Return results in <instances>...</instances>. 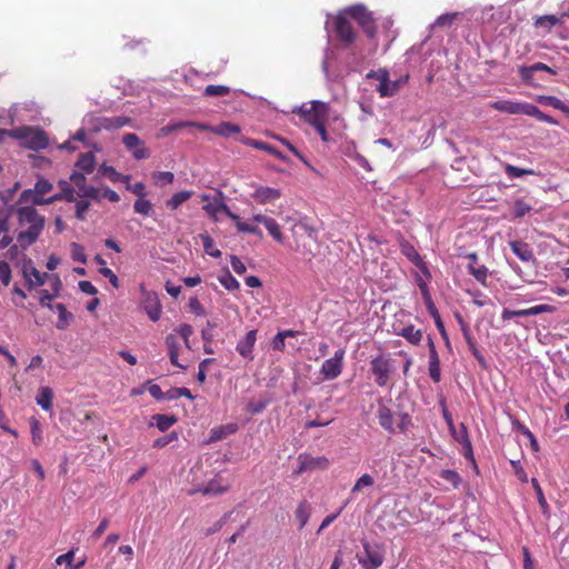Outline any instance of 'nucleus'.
Here are the masks:
<instances>
[{
    "label": "nucleus",
    "mask_w": 569,
    "mask_h": 569,
    "mask_svg": "<svg viewBox=\"0 0 569 569\" xmlns=\"http://www.w3.org/2000/svg\"><path fill=\"white\" fill-rule=\"evenodd\" d=\"M18 233L17 242L21 249H27L33 244L43 231L46 219L33 206H22L17 208Z\"/></svg>",
    "instance_id": "obj_1"
},
{
    "label": "nucleus",
    "mask_w": 569,
    "mask_h": 569,
    "mask_svg": "<svg viewBox=\"0 0 569 569\" xmlns=\"http://www.w3.org/2000/svg\"><path fill=\"white\" fill-rule=\"evenodd\" d=\"M4 137L21 140L29 149L32 150H41L48 146L47 136L42 131L30 127H21L12 130L0 129V141Z\"/></svg>",
    "instance_id": "obj_2"
},
{
    "label": "nucleus",
    "mask_w": 569,
    "mask_h": 569,
    "mask_svg": "<svg viewBox=\"0 0 569 569\" xmlns=\"http://www.w3.org/2000/svg\"><path fill=\"white\" fill-rule=\"evenodd\" d=\"M293 113H298L306 122L312 127L328 119V104L318 100L303 103L292 109Z\"/></svg>",
    "instance_id": "obj_3"
},
{
    "label": "nucleus",
    "mask_w": 569,
    "mask_h": 569,
    "mask_svg": "<svg viewBox=\"0 0 569 569\" xmlns=\"http://www.w3.org/2000/svg\"><path fill=\"white\" fill-rule=\"evenodd\" d=\"M348 17L355 19L363 29L368 37L372 38L376 33V26L371 13L362 4H356L345 10Z\"/></svg>",
    "instance_id": "obj_4"
},
{
    "label": "nucleus",
    "mask_w": 569,
    "mask_h": 569,
    "mask_svg": "<svg viewBox=\"0 0 569 569\" xmlns=\"http://www.w3.org/2000/svg\"><path fill=\"white\" fill-rule=\"evenodd\" d=\"M122 143L137 160H142L150 157V150L144 146L143 141L136 133H126L122 137Z\"/></svg>",
    "instance_id": "obj_5"
},
{
    "label": "nucleus",
    "mask_w": 569,
    "mask_h": 569,
    "mask_svg": "<svg viewBox=\"0 0 569 569\" xmlns=\"http://www.w3.org/2000/svg\"><path fill=\"white\" fill-rule=\"evenodd\" d=\"M347 17H348V14L345 13V11H343L340 14H338L335 19L336 32H337L340 41L345 46L351 44L356 38V33H355Z\"/></svg>",
    "instance_id": "obj_6"
},
{
    "label": "nucleus",
    "mask_w": 569,
    "mask_h": 569,
    "mask_svg": "<svg viewBox=\"0 0 569 569\" xmlns=\"http://www.w3.org/2000/svg\"><path fill=\"white\" fill-rule=\"evenodd\" d=\"M345 357V350L338 349L333 357L327 359L321 367V373L328 380L337 378L342 371V361Z\"/></svg>",
    "instance_id": "obj_7"
},
{
    "label": "nucleus",
    "mask_w": 569,
    "mask_h": 569,
    "mask_svg": "<svg viewBox=\"0 0 569 569\" xmlns=\"http://www.w3.org/2000/svg\"><path fill=\"white\" fill-rule=\"evenodd\" d=\"M359 563L365 569H377L382 565L383 557L382 555L372 549L368 542L363 543V553L357 555Z\"/></svg>",
    "instance_id": "obj_8"
},
{
    "label": "nucleus",
    "mask_w": 569,
    "mask_h": 569,
    "mask_svg": "<svg viewBox=\"0 0 569 569\" xmlns=\"http://www.w3.org/2000/svg\"><path fill=\"white\" fill-rule=\"evenodd\" d=\"M299 467L297 472L302 473L305 471L316 470V469H327L329 466V460L325 456L312 457L310 455H300L298 457Z\"/></svg>",
    "instance_id": "obj_9"
},
{
    "label": "nucleus",
    "mask_w": 569,
    "mask_h": 569,
    "mask_svg": "<svg viewBox=\"0 0 569 569\" xmlns=\"http://www.w3.org/2000/svg\"><path fill=\"white\" fill-rule=\"evenodd\" d=\"M490 108L508 114H526L529 108L528 102H516L510 100H498L490 104Z\"/></svg>",
    "instance_id": "obj_10"
},
{
    "label": "nucleus",
    "mask_w": 569,
    "mask_h": 569,
    "mask_svg": "<svg viewBox=\"0 0 569 569\" xmlns=\"http://www.w3.org/2000/svg\"><path fill=\"white\" fill-rule=\"evenodd\" d=\"M371 371L376 376V382L383 387L387 385L389 375L391 372L390 363L388 359L383 357H377L371 360Z\"/></svg>",
    "instance_id": "obj_11"
},
{
    "label": "nucleus",
    "mask_w": 569,
    "mask_h": 569,
    "mask_svg": "<svg viewBox=\"0 0 569 569\" xmlns=\"http://www.w3.org/2000/svg\"><path fill=\"white\" fill-rule=\"evenodd\" d=\"M142 306L151 321H158L161 316V305L154 292H144Z\"/></svg>",
    "instance_id": "obj_12"
},
{
    "label": "nucleus",
    "mask_w": 569,
    "mask_h": 569,
    "mask_svg": "<svg viewBox=\"0 0 569 569\" xmlns=\"http://www.w3.org/2000/svg\"><path fill=\"white\" fill-rule=\"evenodd\" d=\"M257 341V330H250L241 338L236 347L237 352L249 360L253 359L252 350Z\"/></svg>",
    "instance_id": "obj_13"
},
{
    "label": "nucleus",
    "mask_w": 569,
    "mask_h": 569,
    "mask_svg": "<svg viewBox=\"0 0 569 569\" xmlns=\"http://www.w3.org/2000/svg\"><path fill=\"white\" fill-rule=\"evenodd\" d=\"M202 209L213 219H217L219 213H224L231 220H238V214L233 213L229 207L219 199H213L212 201L207 202Z\"/></svg>",
    "instance_id": "obj_14"
},
{
    "label": "nucleus",
    "mask_w": 569,
    "mask_h": 569,
    "mask_svg": "<svg viewBox=\"0 0 569 569\" xmlns=\"http://www.w3.org/2000/svg\"><path fill=\"white\" fill-rule=\"evenodd\" d=\"M281 192L279 189L259 186L252 193V198L260 204H266L279 199Z\"/></svg>",
    "instance_id": "obj_15"
},
{
    "label": "nucleus",
    "mask_w": 569,
    "mask_h": 569,
    "mask_svg": "<svg viewBox=\"0 0 569 569\" xmlns=\"http://www.w3.org/2000/svg\"><path fill=\"white\" fill-rule=\"evenodd\" d=\"M22 274L26 281L32 286H42L44 283V274H41L32 264L31 260L24 262Z\"/></svg>",
    "instance_id": "obj_16"
},
{
    "label": "nucleus",
    "mask_w": 569,
    "mask_h": 569,
    "mask_svg": "<svg viewBox=\"0 0 569 569\" xmlns=\"http://www.w3.org/2000/svg\"><path fill=\"white\" fill-rule=\"evenodd\" d=\"M409 80V76L406 74L398 80L391 81L389 79L388 83L383 86V88H377V91L379 92L380 97L387 98L395 96L401 87H403Z\"/></svg>",
    "instance_id": "obj_17"
},
{
    "label": "nucleus",
    "mask_w": 569,
    "mask_h": 569,
    "mask_svg": "<svg viewBox=\"0 0 569 569\" xmlns=\"http://www.w3.org/2000/svg\"><path fill=\"white\" fill-rule=\"evenodd\" d=\"M378 421H379V425L385 430H387L390 433L395 432L393 415H392L391 410L385 405H379Z\"/></svg>",
    "instance_id": "obj_18"
},
{
    "label": "nucleus",
    "mask_w": 569,
    "mask_h": 569,
    "mask_svg": "<svg viewBox=\"0 0 569 569\" xmlns=\"http://www.w3.org/2000/svg\"><path fill=\"white\" fill-rule=\"evenodd\" d=\"M510 248L520 260L525 262L533 260V252L526 242L512 241L510 242Z\"/></svg>",
    "instance_id": "obj_19"
},
{
    "label": "nucleus",
    "mask_w": 569,
    "mask_h": 569,
    "mask_svg": "<svg viewBox=\"0 0 569 569\" xmlns=\"http://www.w3.org/2000/svg\"><path fill=\"white\" fill-rule=\"evenodd\" d=\"M52 399L53 392L49 387H41L38 390V395L36 398L37 405L40 406L44 411H50L52 409Z\"/></svg>",
    "instance_id": "obj_20"
},
{
    "label": "nucleus",
    "mask_w": 569,
    "mask_h": 569,
    "mask_svg": "<svg viewBox=\"0 0 569 569\" xmlns=\"http://www.w3.org/2000/svg\"><path fill=\"white\" fill-rule=\"evenodd\" d=\"M207 130H209L218 136L224 137V138H229L232 134H237L241 131V129L238 124H233L230 122H222L216 127L208 126Z\"/></svg>",
    "instance_id": "obj_21"
},
{
    "label": "nucleus",
    "mask_w": 569,
    "mask_h": 569,
    "mask_svg": "<svg viewBox=\"0 0 569 569\" xmlns=\"http://www.w3.org/2000/svg\"><path fill=\"white\" fill-rule=\"evenodd\" d=\"M229 483H223L221 479L211 480L206 487L200 489L203 495L219 496L229 489Z\"/></svg>",
    "instance_id": "obj_22"
},
{
    "label": "nucleus",
    "mask_w": 569,
    "mask_h": 569,
    "mask_svg": "<svg viewBox=\"0 0 569 569\" xmlns=\"http://www.w3.org/2000/svg\"><path fill=\"white\" fill-rule=\"evenodd\" d=\"M19 203H31L33 206H44V198L33 189H26L19 197Z\"/></svg>",
    "instance_id": "obj_23"
},
{
    "label": "nucleus",
    "mask_w": 569,
    "mask_h": 569,
    "mask_svg": "<svg viewBox=\"0 0 569 569\" xmlns=\"http://www.w3.org/2000/svg\"><path fill=\"white\" fill-rule=\"evenodd\" d=\"M184 127H196L198 129H208V124L197 123V122H191V121H179V122L170 123V124L161 128L159 136L164 137V136L169 134L170 132L176 131L181 128H184Z\"/></svg>",
    "instance_id": "obj_24"
},
{
    "label": "nucleus",
    "mask_w": 569,
    "mask_h": 569,
    "mask_svg": "<svg viewBox=\"0 0 569 569\" xmlns=\"http://www.w3.org/2000/svg\"><path fill=\"white\" fill-rule=\"evenodd\" d=\"M131 123V118L129 117H111V118H103L101 120V127L107 130H113V129H120L124 126H128Z\"/></svg>",
    "instance_id": "obj_25"
},
{
    "label": "nucleus",
    "mask_w": 569,
    "mask_h": 569,
    "mask_svg": "<svg viewBox=\"0 0 569 569\" xmlns=\"http://www.w3.org/2000/svg\"><path fill=\"white\" fill-rule=\"evenodd\" d=\"M237 431V425L229 423L226 426H220L217 428H213L210 432L209 441H218L227 437L228 435H232Z\"/></svg>",
    "instance_id": "obj_26"
},
{
    "label": "nucleus",
    "mask_w": 569,
    "mask_h": 569,
    "mask_svg": "<svg viewBox=\"0 0 569 569\" xmlns=\"http://www.w3.org/2000/svg\"><path fill=\"white\" fill-rule=\"evenodd\" d=\"M459 13L452 12V13H445L439 16L436 21L430 26L431 29H448L450 28L455 21L458 19Z\"/></svg>",
    "instance_id": "obj_27"
},
{
    "label": "nucleus",
    "mask_w": 569,
    "mask_h": 569,
    "mask_svg": "<svg viewBox=\"0 0 569 569\" xmlns=\"http://www.w3.org/2000/svg\"><path fill=\"white\" fill-rule=\"evenodd\" d=\"M468 271L473 278L482 286H487L489 270L486 266H476L473 263L468 264Z\"/></svg>",
    "instance_id": "obj_28"
},
{
    "label": "nucleus",
    "mask_w": 569,
    "mask_h": 569,
    "mask_svg": "<svg viewBox=\"0 0 569 569\" xmlns=\"http://www.w3.org/2000/svg\"><path fill=\"white\" fill-rule=\"evenodd\" d=\"M296 336H297V331H293V330L279 331L271 341L272 349L277 350V351H283L284 346H286V343H284L286 338L296 337Z\"/></svg>",
    "instance_id": "obj_29"
},
{
    "label": "nucleus",
    "mask_w": 569,
    "mask_h": 569,
    "mask_svg": "<svg viewBox=\"0 0 569 569\" xmlns=\"http://www.w3.org/2000/svg\"><path fill=\"white\" fill-rule=\"evenodd\" d=\"M310 513H311L310 505L307 501L300 502L298 508L296 509V518L299 522L300 529L307 525V522L310 518Z\"/></svg>",
    "instance_id": "obj_30"
},
{
    "label": "nucleus",
    "mask_w": 569,
    "mask_h": 569,
    "mask_svg": "<svg viewBox=\"0 0 569 569\" xmlns=\"http://www.w3.org/2000/svg\"><path fill=\"white\" fill-rule=\"evenodd\" d=\"M412 345H419L422 339V331L416 329L413 326H407L401 330L400 333Z\"/></svg>",
    "instance_id": "obj_31"
},
{
    "label": "nucleus",
    "mask_w": 569,
    "mask_h": 569,
    "mask_svg": "<svg viewBox=\"0 0 569 569\" xmlns=\"http://www.w3.org/2000/svg\"><path fill=\"white\" fill-rule=\"evenodd\" d=\"M248 144L256 149L267 151L268 153L273 154L280 160H286V157L271 144L257 140H248Z\"/></svg>",
    "instance_id": "obj_32"
},
{
    "label": "nucleus",
    "mask_w": 569,
    "mask_h": 569,
    "mask_svg": "<svg viewBox=\"0 0 569 569\" xmlns=\"http://www.w3.org/2000/svg\"><path fill=\"white\" fill-rule=\"evenodd\" d=\"M152 419L154 420L156 426L160 431L168 430L171 426H173L177 422L174 416L167 415H154Z\"/></svg>",
    "instance_id": "obj_33"
},
{
    "label": "nucleus",
    "mask_w": 569,
    "mask_h": 569,
    "mask_svg": "<svg viewBox=\"0 0 569 569\" xmlns=\"http://www.w3.org/2000/svg\"><path fill=\"white\" fill-rule=\"evenodd\" d=\"M70 181L74 186V191L77 192V194L79 197H81L83 193V190H87L89 187V184H87L86 177L80 172H73L70 176Z\"/></svg>",
    "instance_id": "obj_34"
},
{
    "label": "nucleus",
    "mask_w": 569,
    "mask_h": 569,
    "mask_svg": "<svg viewBox=\"0 0 569 569\" xmlns=\"http://www.w3.org/2000/svg\"><path fill=\"white\" fill-rule=\"evenodd\" d=\"M375 480L369 473L362 475L351 488V497H355L362 489L373 486Z\"/></svg>",
    "instance_id": "obj_35"
},
{
    "label": "nucleus",
    "mask_w": 569,
    "mask_h": 569,
    "mask_svg": "<svg viewBox=\"0 0 569 569\" xmlns=\"http://www.w3.org/2000/svg\"><path fill=\"white\" fill-rule=\"evenodd\" d=\"M191 196H192V191H180V192H177L167 201V207H169L172 210H174L179 206H181L183 202L189 200L191 198Z\"/></svg>",
    "instance_id": "obj_36"
},
{
    "label": "nucleus",
    "mask_w": 569,
    "mask_h": 569,
    "mask_svg": "<svg viewBox=\"0 0 569 569\" xmlns=\"http://www.w3.org/2000/svg\"><path fill=\"white\" fill-rule=\"evenodd\" d=\"M53 308L58 311L59 315L56 327L60 330H63L69 325V320L72 318V315L67 311L64 305L62 303H58Z\"/></svg>",
    "instance_id": "obj_37"
},
{
    "label": "nucleus",
    "mask_w": 569,
    "mask_h": 569,
    "mask_svg": "<svg viewBox=\"0 0 569 569\" xmlns=\"http://www.w3.org/2000/svg\"><path fill=\"white\" fill-rule=\"evenodd\" d=\"M166 343L169 349V358H170L171 363L177 367H182L178 362V343H177L176 337L172 335L167 336Z\"/></svg>",
    "instance_id": "obj_38"
},
{
    "label": "nucleus",
    "mask_w": 569,
    "mask_h": 569,
    "mask_svg": "<svg viewBox=\"0 0 569 569\" xmlns=\"http://www.w3.org/2000/svg\"><path fill=\"white\" fill-rule=\"evenodd\" d=\"M527 116L535 117V118H537L538 120H540L542 122H547V123H550V124H558L557 120H555L552 117L543 113L536 106H533L531 103H529Z\"/></svg>",
    "instance_id": "obj_39"
},
{
    "label": "nucleus",
    "mask_w": 569,
    "mask_h": 569,
    "mask_svg": "<svg viewBox=\"0 0 569 569\" xmlns=\"http://www.w3.org/2000/svg\"><path fill=\"white\" fill-rule=\"evenodd\" d=\"M560 22L559 18L556 16H540L536 19L535 26L545 28L547 31H549L552 27L558 24Z\"/></svg>",
    "instance_id": "obj_40"
},
{
    "label": "nucleus",
    "mask_w": 569,
    "mask_h": 569,
    "mask_svg": "<svg viewBox=\"0 0 569 569\" xmlns=\"http://www.w3.org/2000/svg\"><path fill=\"white\" fill-rule=\"evenodd\" d=\"M77 167L87 172H92L94 169L93 154L92 153H82L77 161Z\"/></svg>",
    "instance_id": "obj_41"
},
{
    "label": "nucleus",
    "mask_w": 569,
    "mask_h": 569,
    "mask_svg": "<svg viewBox=\"0 0 569 569\" xmlns=\"http://www.w3.org/2000/svg\"><path fill=\"white\" fill-rule=\"evenodd\" d=\"M133 210L137 213L149 216L152 211V203L144 197H139L133 204Z\"/></svg>",
    "instance_id": "obj_42"
},
{
    "label": "nucleus",
    "mask_w": 569,
    "mask_h": 569,
    "mask_svg": "<svg viewBox=\"0 0 569 569\" xmlns=\"http://www.w3.org/2000/svg\"><path fill=\"white\" fill-rule=\"evenodd\" d=\"M200 237H201V240H202V244H203L204 251L209 256H211L213 258L221 257V251L219 249L214 248V241H213V239L209 234H201Z\"/></svg>",
    "instance_id": "obj_43"
},
{
    "label": "nucleus",
    "mask_w": 569,
    "mask_h": 569,
    "mask_svg": "<svg viewBox=\"0 0 569 569\" xmlns=\"http://www.w3.org/2000/svg\"><path fill=\"white\" fill-rule=\"evenodd\" d=\"M462 331H463V337L466 339V342L470 349V351L472 352V355L479 360V361H482L483 360V357L481 356V353L479 352V350L477 349L476 347V342L468 329V327L466 325L462 323Z\"/></svg>",
    "instance_id": "obj_44"
},
{
    "label": "nucleus",
    "mask_w": 569,
    "mask_h": 569,
    "mask_svg": "<svg viewBox=\"0 0 569 569\" xmlns=\"http://www.w3.org/2000/svg\"><path fill=\"white\" fill-rule=\"evenodd\" d=\"M219 282L227 289V290H237L240 287L239 281L230 273L224 272L219 277Z\"/></svg>",
    "instance_id": "obj_45"
},
{
    "label": "nucleus",
    "mask_w": 569,
    "mask_h": 569,
    "mask_svg": "<svg viewBox=\"0 0 569 569\" xmlns=\"http://www.w3.org/2000/svg\"><path fill=\"white\" fill-rule=\"evenodd\" d=\"M505 171L509 178H520L527 174H535L536 172L532 169H522L512 164H507L505 167Z\"/></svg>",
    "instance_id": "obj_46"
},
{
    "label": "nucleus",
    "mask_w": 569,
    "mask_h": 569,
    "mask_svg": "<svg viewBox=\"0 0 569 569\" xmlns=\"http://www.w3.org/2000/svg\"><path fill=\"white\" fill-rule=\"evenodd\" d=\"M152 179L156 184L163 186L172 183L174 176L170 171H158L152 173Z\"/></svg>",
    "instance_id": "obj_47"
},
{
    "label": "nucleus",
    "mask_w": 569,
    "mask_h": 569,
    "mask_svg": "<svg viewBox=\"0 0 569 569\" xmlns=\"http://www.w3.org/2000/svg\"><path fill=\"white\" fill-rule=\"evenodd\" d=\"M230 92V88L221 84H209L204 89V94L208 97L226 96Z\"/></svg>",
    "instance_id": "obj_48"
},
{
    "label": "nucleus",
    "mask_w": 569,
    "mask_h": 569,
    "mask_svg": "<svg viewBox=\"0 0 569 569\" xmlns=\"http://www.w3.org/2000/svg\"><path fill=\"white\" fill-rule=\"evenodd\" d=\"M73 558L74 552L71 550L68 551L67 553L59 556L56 559V562L57 565H67L70 569H79L83 565V561L79 562L78 565H73Z\"/></svg>",
    "instance_id": "obj_49"
},
{
    "label": "nucleus",
    "mask_w": 569,
    "mask_h": 569,
    "mask_svg": "<svg viewBox=\"0 0 569 569\" xmlns=\"http://www.w3.org/2000/svg\"><path fill=\"white\" fill-rule=\"evenodd\" d=\"M59 186L61 188L60 194L62 196L63 200L68 202H74L76 201V191L74 186L70 187L68 181L61 180L59 181Z\"/></svg>",
    "instance_id": "obj_50"
},
{
    "label": "nucleus",
    "mask_w": 569,
    "mask_h": 569,
    "mask_svg": "<svg viewBox=\"0 0 569 569\" xmlns=\"http://www.w3.org/2000/svg\"><path fill=\"white\" fill-rule=\"evenodd\" d=\"M264 227L276 241H283V236L281 233L280 226L274 219L270 218V220L267 222V224H264Z\"/></svg>",
    "instance_id": "obj_51"
},
{
    "label": "nucleus",
    "mask_w": 569,
    "mask_h": 569,
    "mask_svg": "<svg viewBox=\"0 0 569 569\" xmlns=\"http://www.w3.org/2000/svg\"><path fill=\"white\" fill-rule=\"evenodd\" d=\"M233 221L236 222V227L239 232L256 234L260 238L262 237V232L258 227L240 221L239 217L238 220Z\"/></svg>",
    "instance_id": "obj_52"
},
{
    "label": "nucleus",
    "mask_w": 569,
    "mask_h": 569,
    "mask_svg": "<svg viewBox=\"0 0 569 569\" xmlns=\"http://www.w3.org/2000/svg\"><path fill=\"white\" fill-rule=\"evenodd\" d=\"M30 429H31L32 442L36 446H39L42 442V429L37 419H34V418L30 419Z\"/></svg>",
    "instance_id": "obj_53"
},
{
    "label": "nucleus",
    "mask_w": 569,
    "mask_h": 569,
    "mask_svg": "<svg viewBox=\"0 0 569 569\" xmlns=\"http://www.w3.org/2000/svg\"><path fill=\"white\" fill-rule=\"evenodd\" d=\"M71 257L74 261L77 262H80V263H86L87 262V256L84 253V248L77 243V242H72L71 243Z\"/></svg>",
    "instance_id": "obj_54"
},
{
    "label": "nucleus",
    "mask_w": 569,
    "mask_h": 569,
    "mask_svg": "<svg viewBox=\"0 0 569 569\" xmlns=\"http://www.w3.org/2000/svg\"><path fill=\"white\" fill-rule=\"evenodd\" d=\"M451 435L453 439L459 442L460 445L463 442L469 441V436L467 431V427L463 423H460L459 428L456 429L455 427L450 428Z\"/></svg>",
    "instance_id": "obj_55"
},
{
    "label": "nucleus",
    "mask_w": 569,
    "mask_h": 569,
    "mask_svg": "<svg viewBox=\"0 0 569 569\" xmlns=\"http://www.w3.org/2000/svg\"><path fill=\"white\" fill-rule=\"evenodd\" d=\"M367 77L373 78L379 81V84L377 88H383V86H386L389 81V72L386 69L370 71Z\"/></svg>",
    "instance_id": "obj_56"
},
{
    "label": "nucleus",
    "mask_w": 569,
    "mask_h": 569,
    "mask_svg": "<svg viewBox=\"0 0 569 569\" xmlns=\"http://www.w3.org/2000/svg\"><path fill=\"white\" fill-rule=\"evenodd\" d=\"M440 477L443 480L452 483V486L455 488H457L460 485V482H461V478H460L459 473L457 471H455V470H450V469L442 470L441 473H440Z\"/></svg>",
    "instance_id": "obj_57"
},
{
    "label": "nucleus",
    "mask_w": 569,
    "mask_h": 569,
    "mask_svg": "<svg viewBox=\"0 0 569 569\" xmlns=\"http://www.w3.org/2000/svg\"><path fill=\"white\" fill-rule=\"evenodd\" d=\"M531 206H529L527 202H525L521 199H518L513 203V214L516 218H521L528 212H530Z\"/></svg>",
    "instance_id": "obj_58"
},
{
    "label": "nucleus",
    "mask_w": 569,
    "mask_h": 569,
    "mask_svg": "<svg viewBox=\"0 0 569 569\" xmlns=\"http://www.w3.org/2000/svg\"><path fill=\"white\" fill-rule=\"evenodd\" d=\"M539 101L545 103V104H548L550 107H553L558 110H562L565 111L566 110V106L565 103L558 99L557 97H553V96H541L539 97Z\"/></svg>",
    "instance_id": "obj_59"
},
{
    "label": "nucleus",
    "mask_w": 569,
    "mask_h": 569,
    "mask_svg": "<svg viewBox=\"0 0 569 569\" xmlns=\"http://www.w3.org/2000/svg\"><path fill=\"white\" fill-rule=\"evenodd\" d=\"M0 280L4 286H8L11 280V269L4 260H0Z\"/></svg>",
    "instance_id": "obj_60"
},
{
    "label": "nucleus",
    "mask_w": 569,
    "mask_h": 569,
    "mask_svg": "<svg viewBox=\"0 0 569 569\" xmlns=\"http://www.w3.org/2000/svg\"><path fill=\"white\" fill-rule=\"evenodd\" d=\"M34 189L37 190L38 193H40L43 197L46 193H49L50 191H52L53 184L49 180L40 178L36 182Z\"/></svg>",
    "instance_id": "obj_61"
},
{
    "label": "nucleus",
    "mask_w": 569,
    "mask_h": 569,
    "mask_svg": "<svg viewBox=\"0 0 569 569\" xmlns=\"http://www.w3.org/2000/svg\"><path fill=\"white\" fill-rule=\"evenodd\" d=\"M214 359L212 358H207V359H203L200 363H199V371H198V375H197V380L200 382V383H203L206 381V371L208 369V367L213 363Z\"/></svg>",
    "instance_id": "obj_62"
},
{
    "label": "nucleus",
    "mask_w": 569,
    "mask_h": 569,
    "mask_svg": "<svg viewBox=\"0 0 569 569\" xmlns=\"http://www.w3.org/2000/svg\"><path fill=\"white\" fill-rule=\"evenodd\" d=\"M90 203L87 200L76 201V217L79 220L86 219V212L88 211Z\"/></svg>",
    "instance_id": "obj_63"
},
{
    "label": "nucleus",
    "mask_w": 569,
    "mask_h": 569,
    "mask_svg": "<svg viewBox=\"0 0 569 569\" xmlns=\"http://www.w3.org/2000/svg\"><path fill=\"white\" fill-rule=\"evenodd\" d=\"M518 72L525 82L530 83V84L533 83L535 71L531 66H529V67L522 66L519 68Z\"/></svg>",
    "instance_id": "obj_64"
}]
</instances>
